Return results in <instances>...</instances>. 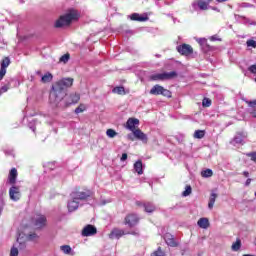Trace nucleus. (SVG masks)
<instances>
[{
	"label": "nucleus",
	"mask_w": 256,
	"mask_h": 256,
	"mask_svg": "<svg viewBox=\"0 0 256 256\" xmlns=\"http://www.w3.org/2000/svg\"><path fill=\"white\" fill-rule=\"evenodd\" d=\"M126 235H134V236H138L139 233L137 231H132V232H126Z\"/></svg>",
	"instance_id": "nucleus-47"
},
{
	"label": "nucleus",
	"mask_w": 256,
	"mask_h": 256,
	"mask_svg": "<svg viewBox=\"0 0 256 256\" xmlns=\"http://www.w3.org/2000/svg\"><path fill=\"white\" fill-rule=\"evenodd\" d=\"M70 59V55L69 54H64L61 58H60V63H67Z\"/></svg>",
	"instance_id": "nucleus-39"
},
{
	"label": "nucleus",
	"mask_w": 256,
	"mask_h": 256,
	"mask_svg": "<svg viewBox=\"0 0 256 256\" xmlns=\"http://www.w3.org/2000/svg\"><path fill=\"white\" fill-rule=\"evenodd\" d=\"M91 196V191L90 190H85V191H74L71 193V198L72 199H77L81 203V201H86L88 197Z\"/></svg>",
	"instance_id": "nucleus-7"
},
{
	"label": "nucleus",
	"mask_w": 256,
	"mask_h": 256,
	"mask_svg": "<svg viewBox=\"0 0 256 256\" xmlns=\"http://www.w3.org/2000/svg\"><path fill=\"white\" fill-rule=\"evenodd\" d=\"M199 45L202 47L204 51H209V45H207V39L199 38L198 39Z\"/></svg>",
	"instance_id": "nucleus-29"
},
{
	"label": "nucleus",
	"mask_w": 256,
	"mask_h": 256,
	"mask_svg": "<svg viewBox=\"0 0 256 256\" xmlns=\"http://www.w3.org/2000/svg\"><path fill=\"white\" fill-rule=\"evenodd\" d=\"M144 210L146 211V213H153V211H155V209H157V207H155L153 205V203L151 202H146L143 204Z\"/></svg>",
	"instance_id": "nucleus-25"
},
{
	"label": "nucleus",
	"mask_w": 256,
	"mask_h": 256,
	"mask_svg": "<svg viewBox=\"0 0 256 256\" xmlns=\"http://www.w3.org/2000/svg\"><path fill=\"white\" fill-rule=\"evenodd\" d=\"M73 78H62L57 81L50 92V103L56 107H61V103L65 96L67 95V90L73 87Z\"/></svg>",
	"instance_id": "nucleus-1"
},
{
	"label": "nucleus",
	"mask_w": 256,
	"mask_h": 256,
	"mask_svg": "<svg viewBox=\"0 0 256 256\" xmlns=\"http://www.w3.org/2000/svg\"><path fill=\"white\" fill-rule=\"evenodd\" d=\"M137 205H143V203H141V202H137Z\"/></svg>",
	"instance_id": "nucleus-53"
},
{
	"label": "nucleus",
	"mask_w": 256,
	"mask_h": 256,
	"mask_svg": "<svg viewBox=\"0 0 256 256\" xmlns=\"http://www.w3.org/2000/svg\"><path fill=\"white\" fill-rule=\"evenodd\" d=\"M193 137L194 139H203L205 137V130H196Z\"/></svg>",
	"instance_id": "nucleus-30"
},
{
	"label": "nucleus",
	"mask_w": 256,
	"mask_h": 256,
	"mask_svg": "<svg viewBox=\"0 0 256 256\" xmlns=\"http://www.w3.org/2000/svg\"><path fill=\"white\" fill-rule=\"evenodd\" d=\"M211 41H217V37L212 36V37H211Z\"/></svg>",
	"instance_id": "nucleus-51"
},
{
	"label": "nucleus",
	"mask_w": 256,
	"mask_h": 256,
	"mask_svg": "<svg viewBox=\"0 0 256 256\" xmlns=\"http://www.w3.org/2000/svg\"><path fill=\"white\" fill-rule=\"evenodd\" d=\"M124 223L128 225V227L133 228L139 223V216L136 214H128L125 217Z\"/></svg>",
	"instance_id": "nucleus-10"
},
{
	"label": "nucleus",
	"mask_w": 256,
	"mask_h": 256,
	"mask_svg": "<svg viewBox=\"0 0 256 256\" xmlns=\"http://www.w3.org/2000/svg\"><path fill=\"white\" fill-rule=\"evenodd\" d=\"M113 93H116L117 95H125V88L123 86L115 87L112 90Z\"/></svg>",
	"instance_id": "nucleus-31"
},
{
	"label": "nucleus",
	"mask_w": 256,
	"mask_h": 256,
	"mask_svg": "<svg viewBox=\"0 0 256 256\" xmlns=\"http://www.w3.org/2000/svg\"><path fill=\"white\" fill-rule=\"evenodd\" d=\"M247 157H250L251 159H256V152H250L246 154Z\"/></svg>",
	"instance_id": "nucleus-45"
},
{
	"label": "nucleus",
	"mask_w": 256,
	"mask_h": 256,
	"mask_svg": "<svg viewBox=\"0 0 256 256\" xmlns=\"http://www.w3.org/2000/svg\"><path fill=\"white\" fill-rule=\"evenodd\" d=\"M120 161H127V153H123Z\"/></svg>",
	"instance_id": "nucleus-48"
},
{
	"label": "nucleus",
	"mask_w": 256,
	"mask_h": 256,
	"mask_svg": "<svg viewBox=\"0 0 256 256\" xmlns=\"http://www.w3.org/2000/svg\"><path fill=\"white\" fill-rule=\"evenodd\" d=\"M38 239L39 235H37V233L29 232V229L25 228L24 231L18 235L17 243H19L20 249H23L27 241H37Z\"/></svg>",
	"instance_id": "nucleus-3"
},
{
	"label": "nucleus",
	"mask_w": 256,
	"mask_h": 256,
	"mask_svg": "<svg viewBox=\"0 0 256 256\" xmlns=\"http://www.w3.org/2000/svg\"><path fill=\"white\" fill-rule=\"evenodd\" d=\"M60 251L63 252L65 255H75V252H73V249L69 245L60 246Z\"/></svg>",
	"instance_id": "nucleus-23"
},
{
	"label": "nucleus",
	"mask_w": 256,
	"mask_h": 256,
	"mask_svg": "<svg viewBox=\"0 0 256 256\" xmlns=\"http://www.w3.org/2000/svg\"><path fill=\"white\" fill-rule=\"evenodd\" d=\"M136 125H139V119L137 118H129L126 122V129L129 131L135 132L137 129L135 128Z\"/></svg>",
	"instance_id": "nucleus-15"
},
{
	"label": "nucleus",
	"mask_w": 256,
	"mask_h": 256,
	"mask_svg": "<svg viewBox=\"0 0 256 256\" xmlns=\"http://www.w3.org/2000/svg\"><path fill=\"white\" fill-rule=\"evenodd\" d=\"M232 251H239L241 249V239H237L236 242L232 244Z\"/></svg>",
	"instance_id": "nucleus-32"
},
{
	"label": "nucleus",
	"mask_w": 256,
	"mask_h": 256,
	"mask_svg": "<svg viewBox=\"0 0 256 256\" xmlns=\"http://www.w3.org/2000/svg\"><path fill=\"white\" fill-rule=\"evenodd\" d=\"M123 235H127V232H125V230L114 228L109 234V239H121Z\"/></svg>",
	"instance_id": "nucleus-12"
},
{
	"label": "nucleus",
	"mask_w": 256,
	"mask_h": 256,
	"mask_svg": "<svg viewBox=\"0 0 256 256\" xmlns=\"http://www.w3.org/2000/svg\"><path fill=\"white\" fill-rule=\"evenodd\" d=\"M246 7H251V5H250V4H247Z\"/></svg>",
	"instance_id": "nucleus-55"
},
{
	"label": "nucleus",
	"mask_w": 256,
	"mask_h": 256,
	"mask_svg": "<svg viewBox=\"0 0 256 256\" xmlns=\"http://www.w3.org/2000/svg\"><path fill=\"white\" fill-rule=\"evenodd\" d=\"M177 51L180 55H185L187 57L193 53V47L189 44H182L177 46Z\"/></svg>",
	"instance_id": "nucleus-11"
},
{
	"label": "nucleus",
	"mask_w": 256,
	"mask_h": 256,
	"mask_svg": "<svg viewBox=\"0 0 256 256\" xmlns=\"http://www.w3.org/2000/svg\"><path fill=\"white\" fill-rule=\"evenodd\" d=\"M79 19V14L75 10H71L67 14L60 16V18L55 22L54 27L57 29L61 27H66V25H71V21Z\"/></svg>",
	"instance_id": "nucleus-2"
},
{
	"label": "nucleus",
	"mask_w": 256,
	"mask_h": 256,
	"mask_svg": "<svg viewBox=\"0 0 256 256\" xmlns=\"http://www.w3.org/2000/svg\"><path fill=\"white\" fill-rule=\"evenodd\" d=\"M53 81V74L51 72H47L41 78L42 83H51Z\"/></svg>",
	"instance_id": "nucleus-26"
},
{
	"label": "nucleus",
	"mask_w": 256,
	"mask_h": 256,
	"mask_svg": "<svg viewBox=\"0 0 256 256\" xmlns=\"http://www.w3.org/2000/svg\"><path fill=\"white\" fill-rule=\"evenodd\" d=\"M202 106L203 107H211V99L204 98L203 101H202Z\"/></svg>",
	"instance_id": "nucleus-38"
},
{
	"label": "nucleus",
	"mask_w": 256,
	"mask_h": 256,
	"mask_svg": "<svg viewBox=\"0 0 256 256\" xmlns=\"http://www.w3.org/2000/svg\"><path fill=\"white\" fill-rule=\"evenodd\" d=\"M248 71H250V73H253V74L255 75V74H256V64L251 65V66L248 68Z\"/></svg>",
	"instance_id": "nucleus-44"
},
{
	"label": "nucleus",
	"mask_w": 256,
	"mask_h": 256,
	"mask_svg": "<svg viewBox=\"0 0 256 256\" xmlns=\"http://www.w3.org/2000/svg\"><path fill=\"white\" fill-rule=\"evenodd\" d=\"M7 75V70H3L0 68V81H3V77Z\"/></svg>",
	"instance_id": "nucleus-43"
},
{
	"label": "nucleus",
	"mask_w": 256,
	"mask_h": 256,
	"mask_svg": "<svg viewBox=\"0 0 256 256\" xmlns=\"http://www.w3.org/2000/svg\"><path fill=\"white\" fill-rule=\"evenodd\" d=\"M151 256H165V252L161 250V247H158L156 251H154Z\"/></svg>",
	"instance_id": "nucleus-37"
},
{
	"label": "nucleus",
	"mask_w": 256,
	"mask_h": 256,
	"mask_svg": "<svg viewBox=\"0 0 256 256\" xmlns=\"http://www.w3.org/2000/svg\"><path fill=\"white\" fill-rule=\"evenodd\" d=\"M9 65H11V59H9V57H5L2 61H1V67L0 69L7 71V67H9Z\"/></svg>",
	"instance_id": "nucleus-28"
},
{
	"label": "nucleus",
	"mask_w": 256,
	"mask_h": 256,
	"mask_svg": "<svg viewBox=\"0 0 256 256\" xmlns=\"http://www.w3.org/2000/svg\"><path fill=\"white\" fill-rule=\"evenodd\" d=\"M251 181H253V179L248 178L245 182V187H249V185H251Z\"/></svg>",
	"instance_id": "nucleus-46"
},
{
	"label": "nucleus",
	"mask_w": 256,
	"mask_h": 256,
	"mask_svg": "<svg viewBox=\"0 0 256 256\" xmlns=\"http://www.w3.org/2000/svg\"><path fill=\"white\" fill-rule=\"evenodd\" d=\"M81 235L82 237H93V235H97V227L88 224L83 228Z\"/></svg>",
	"instance_id": "nucleus-9"
},
{
	"label": "nucleus",
	"mask_w": 256,
	"mask_h": 256,
	"mask_svg": "<svg viewBox=\"0 0 256 256\" xmlns=\"http://www.w3.org/2000/svg\"><path fill=\"white\" fill-rule=\"evenodd\" d=\"M193 191V188H191V185H187L185 187V191L182 192V197H189Z\"/></svg>",
	"instance_id": "nucleus-33"
},
{
	"label": "nucleus",
	"mask_w": 256,
	"mask_h": 256,
	"mask_svg": "<svg viewBox=\"0 0 256 256\" xmlns=\"http://www.w3.org/2000/svg\"><path fill=\"white\" fill-rule=\"evenodd\" d=\"M247 137L246 132H238L234 137V143L241 144Z\"/></svg>",
	"instance_id": "nucleus-19"
},
{
	"label": "nucleus",
	"mask_w": 256,
	"mask_h": 256,
	"mask_svg": "<svg viewBox=\"0 0 256 256\" xmlns=\"http://www.w3.org/2000/svg\"><path fill=\"white\" fill-rule=\"evenodd\" d=\"M10 256H19V249L13 247L10 250Z\"/></svg>",
	"instance_id": "nucleus-41"
},
{
	"label": "nucleus",
	"mask_w": 256,
	"mask_h": 256,
	"mask_svg": "<svg viewBox=\"0 0 256 256\" xmlns=\"http://www.w3.org/2000/svg\"><path fill=\"white\" fill-rule=\"evenodd\" d=\"M129 17H130L131 21H140V22L149 21V17L141 16V15H139V13H133Z\"/></svg>",
	"instance_id": "nucleus-20"
},
{
	"label": "nucleus",
	"mask_w": 256,
	"mask_h": 256,
	"mask_svg": "<svg viewBox=\"0 0 256 256\" xmlns=\"http://www.w3.org/2000/svg\"><path fill=\"white\" fill-rule=\"evenodd\" d=\"M192 7L193 9L197 10V7H199V9L201 11H207V9H209V3L203 1V0H198V1H194L192 3Z\"/></svg>",
	"instance_id": "nucleus-14"
},
{
	"label": "nucleus",
	"mask_w": 256,
	"mask_h": 256,
	"mask_svg": "<svg viewBox=\"0 0 256 256\" xmlns=\"http://www.w3.org/2000/svg\"><path fill=\"white\" fill-rule=\"evenodd\" d=\"M246 45H247V47H253V49H255L256 41L255 40H247Z\"/></svg>",
	"instance_id": "nucleus-40"
},
{
	"label": "nucleus",
	"mask_w": 256,
	"mask_h": 256,
	"mask_svg": "<svg viewBox=\"0 0 256 256\" xmlns=\"http://www.w3.org/2000/svg\"><path fill=\"white\" fill-rule=\"evenodd\" d=\"M198 227L200 229H209V219L208 218H200L197 222Z\"/></svg>",
	"instance_id": "nucleus-22"
},
{
	"label": "nucleus",
	"mask_w": 256,
	"mask_h": 256,
	"mask_svg": "<svg viewBox=\"0 0 256 256\" xmlns=\"http://www.w3.org/2000/svg\"><path fill=\"white\" fill-rule=\"evenodd\" d=\"M177 77V72H164L157 73L150 76L151 81H169L171 79H175Z\"/></svg>",
	"instance_id": "nucleus-4"
},
{
	"label": "nucleus",
	"mask_w": 256,
	"mask_h": 256,
	"mask_svg": "<svg viewBox=\"0 0 256 256\" xmlns=\"http://www.w3.org/2000/svg\"><path fill=\"white\" fill-rule=\"evenodd\" d=\"M71 102H69V105L72 103H79V99H81V96L79 94H71L70 95Z\"/></svg>",
	"instance_id": "nucleus-34"
},
{
	"label": "nucleus",
	"mask_w": 256,
	"mask_h": 256,
	"mask_svg": "<svg viewBox=\"0 0 256 256\" xmlns=\"http://www.w3.org/2000/svg\"><path fill=\"white\" fill-rule=\"evenodd\" d=\"M83 111H85V105L81 104L79 107H77L75 109V113L79 114V113H83Z\"/></svg>",
	"instance_id": "nucleus-42"
},
{
	"label": "nucleus",
	"mask_w": 256,
	"mask_h": 256,
	"mask_svg": "<svg viewBox=\"0 0 256 256\" xmlns=\"http://www.w3.org/2000/svg\"><path fill=\"white\" fill-rule=\"evenodd\" d=\"M150 95H162L163 97H168V99H171V91L165 89L159 84H156L151 88Z\"/></svg>",
	"instance_id": "nucleus-5"
},
{
	"label": "nucleus",
	"mask_w": 256,
	"mask_h": 256,
	"mask_svg": "<svg viewBox=\"0 0 256 256\" xmlns=\"http://www.w3.org/2000/svg\"><path fill=\"white\" fill-rule=\"evenodd\" d=\"M201 175H202V177H205V178L213 177V170H211V169L203 170L201 172Z\"/></svg>",
	"instance_id": "nucleus-35"
},
{
	"label": "nucleus",
	"mask_w": 256,
	"mask_h": 256,
	"mask_svg": "<svg viewBox=\"0 0 256 256\" xmlns=\"http://www.w3.org/2000/svg\"><path fill=\"white\" fill-rule=\"evenodd\" d=\"M132 133H133L134 137L136 139H138V141H142V143H147V141H148L147 134L143 133V131H141V129H136Z\"/></svg>",
	"instance_id": "nucleus-17"
},
{
	"label": "nucleus",
	"mask_w": 256,
	"mask_h": 256,
	"mask_svg": "<svg viewBox=\"0 0 256 256\" xmlns=\"http://www.w3.org/2000/svg\"><path fill=\"white\" fill-rule=\"evenodd\" d=\"M17 175V168H12L8 175V183H10V185H15V183H17Z\"/></svg>",
	"instance_id": "nucleus-18"
},
{
	"label": "nucleus",
	"mask_w": 256,
	"mask_h": 256,
	"mask_svg": "<svg viewBox=\"0 0 256 256\" xmlns=\"http://www.w3.org/2000/svg\"><path fill=\"white\" fill-rule=\"evenodd\" d=\"M128 139H131V141H133V137L131 135H128Z\"/></svg>",
	"instance_id": "nucleus-52"
},
{
	"label": "nucleus",
	"mask_w": 256,
	"mask_h": 256,
	"mask_svg": "<svg viewBox=\"0 0 256 256\" xmlns=\"http://www.w3.org/2000/svg\"><path fill=\"white\" fill-rule=\"evenodd\" d=\"M164 241L168 247H177L179 243L175 241V237L171 233H166L164 235Z\"/></svg>",
	"instance_id": "nucleus-13"
},
{
	"label": "nucleus",
	"mask_w": 256,
	"mask_h": 256,
	"mask_svg": "<svg viewBox=\"0 0 256 256\" xmlns=\"http://www.w3.org/2000/svg\"><path fill=\"white\" fill-rule=\"evenodd\" d=\"M217 3H225V1H228V0H216Z\"/></svg>",
	"instance_id": "nucleus-50"
},
{
	"label": "nucleus",
	"mask_w": 256,
	"mask_h": 256,
	"mask_svg": "<svg viewBox=\"0 0 256 256\" xmlns=\"http://www.w3.org/2000/svg\"><path fill=\"white\" fill-rule=\"evenodd\" d=\"M242 175H244L245 177H249V172H248V171H244V172L242 173Z\"/></svg>",
	"instance_id": "nucleus-49"
},
{
	"label": "nucleus",
	"mask_w": 256,
	"mask_h": 256,
	"mask_svg": "<svg viewBox=\"0 0 256 256\" xmlns=\"http://www.w3.org/2000/svg\"><path fill=\"white\" fill-rule=\"evenodd\" d=\"M216 199L217 194L215 192H212L209 198L208 209H213Z\"/></svg>",
	"instance_id": "nucleus-27"
},
{
	"label": "nucleus",
	"mask_w": 256,
	"mask_h": 256,
	"mask_svg": "<svg viewBox=\"0 0 256 256\" xmlns=\"http://www.w3.org/2000/svg\"><path fill=\"white\" fill-rule=\"evenodd\" d=\"M9 197L11 201H15V202L21 199V189L19 188V186H12L9 189Z\"/></svg>",
	"instance_id": "nucleus-8"
},
{
	"label": "nucleus",
	"mask_w": 256,
	"mask_h": 256,
	"mask_svg": "<svg viewBox=\"0 0 256 256\" xmlns=\"http://www.w3.org/2000/svg\"><path fill=\"white\" fill-rule=\"evenodd\" d=\"M79 205H81V202L71 197V200L68 202V211L70 213L77 211L79 209Z\"/></svg>",
	"instance_id": "nucleus-16"
},
{
	"label": "nucleus",
	"mask_w": 256,
	"mask_h": 256,
	"mask_svg": "<svg viewBox=\"0 0 256 256\" xmlns=\"http://www.w3.org/2000/svg\"><path fill=\"white\" fill-rule=\"evenodd\" d=\"M106 135H107V137H109L110 139H113V138L117 137V132H116L115 130H113V129H108V130L106 131Z\"/></svg>",
	"instance_id": "nucleus-36"
},
{
	"label": "nucleus",
	"mask_w": 256,
	"mask_h": 256,
	"mask_svg": "<svg viewBox=\"0 0 256 256\" xmlns=\"http://www.w3.org/2000/svg\"><path fill=\"white\" fill-rule=\"evenodd\" d=\"M32 224L35 229H43L47 225V217L43 214H35L32 218Z\"/></svg>",
	"instance_id": "nucleus-6"
},
{
	"label": "nucleus",
	"mask_w": 256,
	"mask_h": 256,
	"mask_svg": "<svg viewBox=\"0 0 256 256\" xmlns=\"http://www.w3.org/2000/svg\"><path fill=\"white\" fill-rule=\"evenodd\" d=\"M247 105L249 108V113L256 119V100L247 101Z\"/></svg>",
	"instance_id": "nucleus-21"
},
{
	"label": "nucleus",
	"mask_w": 256,
	"mask_h": 256,
	"mask_svg": "<svg viewBox=\"0 0 256 256\" xmlns=\"http://www.w3.org/2000/svg\"><path fill=\"white\" fill-rule=\"evenodd\" d=\"M37 75H41V72H40V71H38V72H37Z\"/></svg>",
	"instance_id": "nucleus-54"
},
{
	"label": "nucleus",
	"mask_w": 256,
	"mask_h": 256,
	"mask_svg": "<svg viewBox=\"0 0 256 256\" xmlns=\"http://www.w3.org/2000/svg\"><path fill=\"white\" fill-rule=\"evenodd\" d=\"M134 170L136 173H138V175H143V162H141V160L135 162Z\"/></svg>",
	"instance_id": "nucleus-24"
}]
</instances>
